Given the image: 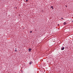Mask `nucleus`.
<instances>
[{"mask_svg": "<svg viewBox=\"0 0 73 73\" xmlns=\"http://www.w3.org/2000/svg\"><path fill=\"white\" fill-rule=\"evenodd\" d=\"M32 62L31 61L29 63L30 65H31L32 64Z\"/></svg>", "mask_w": 73, "mask_h": 73, "instance_id": "20e7f679", "label": "nucleus"}, {"mask_svg": "<svg viewBox=\"0 0 73 73\" xmlns=\"http://www.w3.org/2000/svg\"><path fill=\"white\" fill-rule=\"evenodd\" d=\"M65 48L64 47H63L62 48V50H64V48Z\"/></svg>", "mask_w": 73, "mask_h": 73, "instance_id": "39448f33", "label": "nucleus"}, {"mask_svg": "<svg viewBox=\"0 0 73 73\" xmlns=\"http://www.w3.org/2000/svg\"><path fill=\"white\" fill-rule=\"evenodd\" d=\"M50 8L51 10H53V6H51Z\"/></svg>", "mask_w": 73, "mask_h": 73, "instance_id": "f257e3e1", "label": "nucleus"}, {"mask_svg": "<svg viewBox=\"0 0 73 73\" xmlns=\"http://www.w3.org/2000/svg\"><path fill=\"white\" fill-rule=\"evenodd\" d=\"M22 1H23V0H21Z\"/></svg>", "mask_w": 73, "mask_h": 73, "instance_id": "9b49d317", "label": "nucleus"}, {"mask_svg": "<svg viewBox=\"0 0 73 73\" xmlns=\"http://www.w3.org/2000/svg\"><path fill=\"white\" fill-rule=\"evenodd\" d=\"M61 19H63V18H61Z\"/></svg>", "mask_w": 73, "mask_h": 73, "instance_id": "1a4fd4ad", "label": "nucleus"}, {"mask_svg": "<svg viewBox=\"0 0 73 73\" xmlns=\"http://www.w3.org/2000/svg\"><path fill=\"white\" fill-rule=\"evenodd\" d=\"M17 48H15V52H17V50H16Z\"/></svg>", "mask_w": 73, "mask_h": 73, "instance_id": "423d86ee", "label": "nucleus"}, {"mask_svg": "<svg viewBox=\"0 0 73 73\" xmlns=\"http://www.w3.org/2000/svg\"><path fill=\"white\" fill-rule=\"evenodd\" d=\"M66 24H67V23H66V22H65L63 23L64 25H66Z\"/></svg>", "mask_w": 73, "mask_h": 73, "instance_id": "f03ea898", "label": "nucleus"}, {"mask_svg": "<svg viewBox=\"0 0 73 73\" xmlns=\"http://www.w3.org/2000/svg\"><path fill=\"white\" fill-rule=\"evenodd\" d=\"M58 25H59V24H58Z\"/></svg>", "mask_w": 73, "mask_h": 73, "instance_id": "9d476101", "label": "nucleus"}, {"mask_svg": "<svg viewBox=\"0 0 73 73\" xmlns=\"http://www.w3.org/2000/svg\"><path fill=\"white\" fill-rule=\"evenodd\" d=\"M32 31H30V33H32Z\"/></svg>", "mask_w": 73, "mask_h": 73, "instance_id": "6e6552de", "label": "nucleus"}, {"mask_svg": "<svg viewBox=\"0 0 73 73\" xmlns=\"http://www.w3.org/2000/svg\"><path fill=\"white\" fill-rule=\"evenodd\" d=\"M31 48H29V52H31Z\"/></svg>", "mask_w": 73, "mask_h": 73, "instance_id": "7ed1b4c3", "label": "nucleus"}, {"mask_svg": "<svg viewBox=\"0 0 73 73\" xmlns=\"http://www.w3.org/2000/svg\"><path fill=\"white\" fill-rule=\"evenodd\" d=\"M26 2H28V0H26Z\"/></svg>", "mask_w": 73, "mask_h": 73, "instance_id": "0eeeda50", "label": "nucleus"}]
</instances>
